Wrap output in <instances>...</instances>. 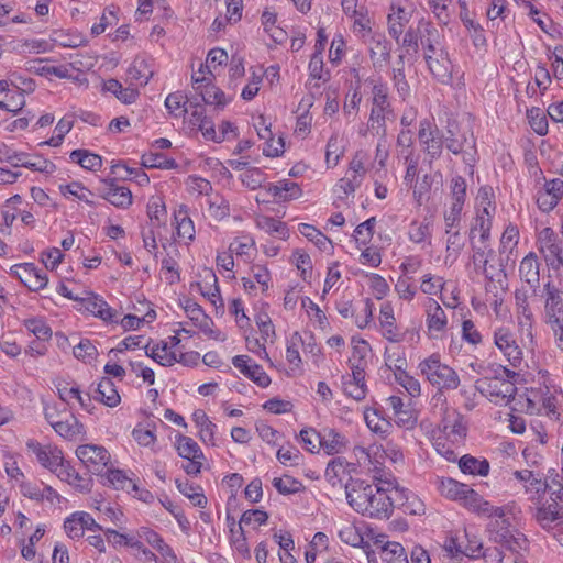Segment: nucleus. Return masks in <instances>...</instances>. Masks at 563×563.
Returning a JSON list of instances; mask_svg holds the SVG:
<instances>
[{"instance_id":"1a4fd4ad","label":"nucleus","mask_w":563,"mask_h":563,"mask_svg":"<svg viewBox=\"0 0 563 563\" xmlns=\"http://www.w3.org/2000/svg\"><path fill=\"white\" fill-rule=\"evenodd\" d=\"M418 139L431 165L434 159L442 155L444 145L443 134L431 120L424 119L420 121Z\"/></svg>"},{"instance_id":"6e6d98bb","label":"nucleus","mask_w":563,"mask_h":563,"mask_svg":"<svg viewBox=\"0 0 563 563\" xmlns=\"http://www.w3.org/2000/svg\"><path fill=\"white\" fill-rule=\"evenodd\" d=\"M299 345L307 357L318 365L322 360L321 347L317 344L316 338L311 332L300 333Z\"/></svg>"},{"instance_id":"4468645a","label":"nucleus","mask_w":563,"mask_h":563,"mask_svg":"<svg viewBox=\"0 0 563 563\" xmlns=\"http://www.w3.org/2000/svg\"><path fill=\"white\" fill-rule=\"evenodd\" d=\"M81 309L88 311L93 317L106 323H118L120 313L111 308L107 301L99 295L85 291L79 300Z\"/></svg>"},{"instance_id":"e2e57ef3","label":"nucleus","mask_w":563,"mask_h":563,"mask_svg":"<svg viewBox=\"0 0 563 563\" xmlns=\"http://www.w3.org/2000/svg\"><path fill=\"white\" fill-rule=\"evenodd\" d=\"M298 231L321 251H325L331 244L330 239L311 224L300 223Z\"/></svg>"},{"instance_id":"69168bd1","label":"nucleus","mask_w":563,"mask_h":563,"mask_svg":"<svg viewBox=\"0 0 563 563\" xmlns=\"http://www.w3.org/2000/svg\"><path fill=\"white\" fill-rule=\"evenodd\" d=\"M432 443L435 451L446 461L455 462L459 459V454L455 450L460 443H452V441L445 439V437L441 435L440 433L439 435L433 437Z\"/></svg>"},{"instance_id":"9b49d317","label":"nucleus","mask_w":563,"mask_h":563,"mask_svg":"<svg viewBox=\"0 0 563 563\" xmlns=\"http://www.w3.org/2000/svg\"><path fill=\"white\" fill-rule=\"evenodd\" d=\"M542 299L544 323L563 319V288L560 285L547 282L542 288Z\"/></svg>"},{"instance_id":"f257e3e1","label":"nucleus","mask_w":563,"mask_h":563,"mask_svg":"<svg viewBox=\"0 0 563 563\" xmlns=\"http://www.w3.org/2000/svg\"><path fill=\"white\" fill-rule=\"evenodd\" d=\"M394 482L374 475V482L350 478L345 484L349 506L362 516L388 519L394 511V496L397 494Z\"/></svg>"},{"instance_id":"774afa93","label":"nucleus","mask_w":563,"mask_h":563,"mask_svg":"<svg viewBox=\"0 0 563 563\" xmlns=\"http://www.w3.org/2000/svg\"><path fill=\"white\" fill-rule=\"evenodd\" d=\"M208 203V212L210 217H212L214 220H222L227 218L230 213V205L227 199H224L220 195H214L212 197H209L207 200Z\"/></svg>"},{"instance_id":"473e14b6","label":"nucleus","mask_w":563,"mask_h":563,"mask_svg":"<svg viewBox=\"0 0 563 563\" xmlns=\"http://www.w3.org/2000/svg\"><path fill=\"white\" fill-rule=\"evenodd\" d=\"M347 444L346 438L331 428L321 430L320 449L328 455H335L342 453Z\"/></svg>"},{"instance_id":"c756f323","label":"nucleus","mask_w":563,"mask_h":563,"mask_svg":"<svg viewBox=\"0 0 563 563\" xmlns=\"http://www.w3.org/2000/svg\"><path fill=\"white\" fill-rule=\"evenodd\" d=\"M494 540L507 549L509 551L508 554L518 553L528 545V539L523 533L504 527L495 533Z\"/></svg>"},{"instance_id":"680f3d73","label":"nucleus","mask_w":563,"mask_h":563,"mask_svg":"<svg viewBox=\"0 0 563 563\" xmlns=\"http://www.w3.org/2000/svg\"><path fill=\"white\" fill-rule=\"evenodd\" d=\"M108 485L115 489L137 490V486L133 483L124 472L120 470H108L104 475Z\"/></svg>"},{"instance_id":"412c9836","label":"nucleus","mask_w":563,"mask_h":563,"mask_svg":"<svg viewBox=\"0 0 563 563\" xmlns=\"http://www.w3.org/2000/svg\"><path fill=\"white\" fill-rule=\"evenodd\" d=\"M385 448L382 444L373 443L365 446H355L354 454L360 464L368 466V470L374 472V475L382 478V465L385 460Z\"/></svg>"},{"instance_id":"f8f14e48","label":"nucleus","mask_w":563,"mask_h":563,"mask_svg":"<svg viewBox=\"0 0 563 563\" xmlns=\"http://www.w3.org/2000/svg\"><path fill=\"white\" fill-rule=\"evenodd\" d=\"M76 456L93 474H101L111 460L108 450L98 444L79 445L76 449Z\"/></svg>"},{"instance_id":"7ed1b4c3","label":"nucleus","mask_w":563,"mask_h":563,"mask_svg":"<svg viewBox=\"0 0 563 563\" xmlns=\"http://www.w3.org/2000/svg\"><path fill=\"white\" fill-rule=\"evenodd\" d=\"M482 378L476 380V389L490 402L498 406H506L514 400L517 387L511 378L516 375L515 372L507 369L501 365L493 366L492 368H483ZM481 373V371H478Z\"/></svg>"},{"instance_id":"c85d7f7f","label":"nucleus","mask_w":563,"mask_h":563,"mask_svg":"<svg viewBox=\"0 0 563 563\" xmlns=\"http://www.w3.org/2000/svg\"><path fill=\"white\" fill-rule=\"evenodd\" d=\"M54 431L69 441L82 440L86 434L84 424L74 415L68 412H64V419L55 422Z\"/></svg>"},{"instance_id":"8fccbe9b","label":"nucleus","mask_w":563,"mask_h":563,"mask_svg":"<svg viewBox=\"0 0 563 563\" xmlns=\"http://www.w3.org/2000/svg\"><path fill=\"white\" fill-rule=\"evenodd\" d=\"M459 467L465 474L486 476L489 473L487 460H478L471 455H463L459 459Z\"/></svg>"},{"instance_id":"20e7f679","label":"nucleus","mask_w":563,"mask_h":563,"mask_svg":"<svg viewBox=\"0 0 563 563\" xmlns=\"http://www.w3.org/2000/svg\"><path fill=\"white\" fill-rule=\"evenodd\" d=\"M372 84L371 113L368 130L376 135L386 134V120L393 114L389 102V88L382 79H369Z\"/></svg>"},{"instance_id":"9d476101","label":"nucleus","mask_w":563,"mask_h":563,"mask_svg":"<svg viewBox=\"0 0 563 563\" xmlns=\"http://www.w3.org/2000/svg\"><path fill=\"white\" fill-rule=\"evenodd\" d=\"M526 411L530 415H544L553 420H558L559 397L552 394L548 388L531 390L528 395Z\"/></svg>"},{"instance_id":"0e129e2a","label":"nucleus","mask_w":563,"mask_h":563,"mask_svg":"<svg viewBox=\"0 0 563 563\" xmlns=\"http://www.w3.org/2000/svg\"><path fill=\"white\" fill-rule=\"evenodd\" d=\"M93 508L102 515L103 520L111 521L114 526L119 528L123 527L124 515L119 508L99 500L93 501Z\"/></svg>"},{"instance_id":"0eeeda50","label":"nucleus","mask_w":563,"mask_h":563,"mask_svg":"<svg viewBox=\"0 0 563 563\" xmlns=\"http://www.w3.org/2000/svg\"><path fill=\"white\" fill-rule=\"evenodd\" d=\"M537 246L548 267L553 271L563 267V240L551 228H543L539 231Z\"/></svg>"},{"instance_id":"052dcab7","label":"nucleus","mask_w":563,"mask_h":563,"mask_svg":"<svg viewBox=\"0 0 563 563\" xmlns=\"http://www.w3.org/2000/svg\"><path fill=\"white\" fill-rule=\"evenodd\" d=\"M256 227L268 234H277L282 239H285L287 235L286 224L269 216H258L256 218Z\"/></svg>"},{"instance_id":"4be33fe9","label":"nucleus","mask_w":563,"mask_h":563,"mask_svg":"<svg viewBox=\"0 0 563 563\" xmlns=\"http://www.w3.org/2000/svg\"><path fill=\"white\" fill-rule=\"evenodd\" d=\"M352 372L342 376L343 393L356 401L366 397L365 372L360 366H352Z\"/></svg>"},{"instance_id":"423d86ee","label":"nucleus","mask_w":563,"mask_h":563,"mask_svg":"<svg viewBox=\"0 0 563 563\" xmlns=\"http://www.w3.org/2000/svg\"><path fill=\"white\" fill-rule=\"evenodd\" d=\"M466 180L462 176H454L451 179V194L449 202L443 210L445 231L461 228L462 211L466 200Z\"/></svg>"},{"instance_id":"4d7b16f0","label":"nucleus","mask_w":563,"mask_h":563,"mask_svg":"<svg viewBox=\"0 0 563 563\" xmlns=\"http://www.w3.org/2000/svg\"><path fill=\"white\" fill-rule=\"evenodd\" d=\"M365 422L369 430L383 439H386L390 432L391 424L386 419L382 418L377 411H366Z\"/></svg>"},{"instance_id":"39448f33","label":"nucleus","mask_w":563,"mask_h":563,"mask_svg":"<svg viewBox=\"0 0 563 563\" xmlns=\"http://www.w3.org/2000/svg\"><path fill=\"white\" fill-rule=\"evenodd\" d=\"M418 369L439 390H454L460 386L459 374L451 366L442 363L438 354H432L421 361Z\"/></svg>"},{"instance_id":"2f4dec72","label":"nucleus","mask_w":563,"mask_h":563,"mask_svg":"<svg viewBox=\"0 0 563 563\" xmlns=\"http://www.w3.org/2000/svg\"><path fill=\"white\" fill-rule=\"evenodd\" d=\"M520 279L533 288L539 286L540 282V262L536 253H528L519 264Z\"/></svg>"},{"instance_id":"58836bf2","label":"nucleus","mask_w":563,"mask_h":563,"mask_svg":"<svg viewBox=\"0 0 563 563\" xmlns=\"http://www.w3.org/2000/svg\"><path fill=\"white\" fill-rule=\"evenodd\" d=\"M549 494L547 500L563 508V475L556 470H550L545 477L544 493Z\"/></svg>"},{"instance_id":"3c124183","label":"nucleus","mask_w":563,"mask_h":563,"mask_svg":"<svg viewBox=\"0 0 563 563\" xmlns=\"http://www.w3.org/2000/svg\"><path fill=\"white\" fill-rule=\"evenodd\" d=\"M70 159L88 170H98L102 166V158L87 150H75L70 153Z\"/></svg>"},{"instance_id":"6e6552de","label":"nucleus","mask_w":563,"mask_h":563,"mask_svg":"<svg viewBox=\"0 0 563 563\" xmlns=\"http://www.w3.org/2000/svg\"><path fill=\"white\" fill-rule=\"evenodd\" d=\"M493 341L495 346L514 367H520L523 362V352L519 346L511 328L499 325L494 329Z\"/></svg>"},{"instance_id":"5fc2aeb1","label":"nucleus","mask_w":563,"mask_h":563,"mask_svg":"<svg viewBox=\"0 0 563 563\" xmlns=\"http://www.w3.org/2000/svg\"><path fill=\"white\" fill-rule=\"evenodd\" d=\"M132 437L139 445L150 448L154 453L158 452L156 446L157 437L154 428H151L150 424L147 427L136 426L132 431Z\"/></svg>"},{"instance_id":"f03ea898","label":"nucleus","mask_w":563,"mask_h":563,"mask_svg":"<svg viewBox=\"0 0 563 563\" xmlns=\"http://www.w3.org/2000/svg\"><path fill=\"white\" fill-rule=\"evenodd\" d=\"M435 486L442 497L456 501L479 516L501 519L515 507L514 504H508L504 507L493 506L468 485L451 477H438Z\"/></svg>"},{"instance_id":"f704fd0d","label":"nucleus","mask_w":563,"mask_h":563,"mask_svg":"<svg viewBox=\"0 0 563 563\" xmlns=\"http://www.w3.org/2000/svg\"><path fill=\"white\" fill-rule=\"evenodd\" d=\"M145 355L153 358L162 366H172L177 363L176 352L172 351V346L165 341H161L153 346L146 343Z\"/></svg>"},{"instance_id":"b1692460","label":"nucleus","mask_w":563,"mask_h":563,"mask_svg":"<svg viewBox=\"0 0 563 563\" xmlns=\"http://www.w3.org/2000/svg\"><path fill=\"white\" fill-rule=\"evenodd\" d=\"M232 364L245 377L253 380L260 387H267L271 384L269 376L264 372L262 366L253 362L247 355H236L232 358Z\"/></svg>"},{"instance_id":"aec40b11","label":"nucleus","mask_w":563,"mask_h":563,"mask_svg":"<svg viewBox=\"0 0 563 563\" xmlns=\"http://www.w3.org/2000/svg\"><path fill=\"white\" fill-rule=\"evenodd\" d=\"M26 446L36 456L38 463L54 474L65 462L62 451L56 446L42 445L35 440H30Z\"/></svg>"},{"instance_id":"603ef678","label":"nucleus","mask_w":563,"mask_h":563,"mask_svg":"<svg viewBox=\"0 0 563 563\" xmlns=\"http://www.w3.org/2000/svg\"><path fill=\"white\" fill-rule=\"evenodd\" d=\"M59 190L62 195L66 198L71 196L80 201H84L89 206H95V202L91 199L93 194L88 188H86L81 183L73 181L67 185H60Z\"/></svg>"},{"instance_id":"bb28decb","label":"nucleus","mask_w":563,"mask_h":563,"mask_svg":"<svg viewBox=\"0 0 563 563\" xmlns=\"http://www.w3.org/2000/svg\"><path fill=\"white\" fill-rule=\"evenodd\" d=\"M104 188L100 197L117 208L128 209L132 205V192L129 188L119 186L114 180H103Z\"/></svg>"},{"instance_id":"e433bc0d","label":"nucleus","mask_w":563,"mask_h":563,"mask_svg":"<svg viewBox=\"0 0 563 563\" xmlns=\"http://www.w3.org/2000/svg\"><path fill=\"white\" fill-rule=\"evenodd\" d=\"M93 398L111 408L117 407L121 401L118 389L109 377L100 379Z\"/></svg>"},{"instance_id":"a18cd8bd","label":"nucleus","mask_w":563,"mask_h":563,"mask_svg":"<svg viewBox=\"0 0 563 563\" xmlns=\"http://www.w3.org/2000/svg\"><path fill=\"white\" fill-rule=\"evenodd\" d=\"M514 477L523 483L526 493H544L545 478L543 479L541 474L534 473L531 470H520L514 472Z\"/></svg>"},{"instance_id":"09e8293b","label":"nucleus","mask_w":563,"mask_h":563,"mask_svg":"<svg viewBox=\"0 0 563 563\" xmlns=\"http://www.w3.org/2000/svg\"><path fill=\"white\" fill-rule=\"evenodd\" d=\"M409 13L400 7L393 9V12L388 15V32L397 42H399L400 36L404 33L405 27L409 22Z\"/></svg>"},{"instance_id":"a211bd4d","label":"nucleus","mask_w":563,"mask_h":563,"mask_svg":"<svg viewBox=\"0 0 563 563\" xmlns=\"http://www.w3.org/2000/svg\"><path fill=\"white\" fill-rule=\"evenodd\" d=\"M533 519L542 530L549 533L563 525V508L547 499L541 500L536 506Z\"/></svg>"},{"instance_id":"4c0bfd02","label":"nucleus","mask_w":563,"mask_h":563,"mask_svg":"<svg viewBox=\"0 0 563 563\" xmlns=\"http://www.w3.org/2000/svg\"><path fill=\"white\" fill-rule=\"evenodd\" d=\"M56 476L63 482L68 483L80 492H89L91 487L90 478L81 476L74 467L68 463H63L59 470L56 472Z\"/></svg>"},{"instance_id":"864d4df0","label":"nucleus","mask_w":563,"mask_h":563,"mask_svg":"<svg viewBox=\"0 0 563 563\" xmlns=\"http://www.w3.org/2000/svg\"><path fill=\"white\" fill-rule=\"evenodd\" d=\"M476 200H477V214L476 216H486V217L493 219V216L496 210L493 189L490 187L479 188Z\"/></svg>"},{"instance_id":"49530a36","label":"nucleus","mask_w":563,"mask_h":563,"mask_svg":"<svg viewBox=\"0 0 563 563\" xmlns=\"http://www.w3.org/2000/svg\"><path fill=\"white\" fill-rule=\"evenodd\" d=\"M177 489L186 496L194 506L205 508L207 505V498L203 495L202 488L198 485H194L188 479L177 478L175 481Z\"/></svg>"},{"instance_id":"13d9d810","label":"nucleus","mask_w":563,"mask_h":563,"mask_svg":"<svg viewBox=\"0 0 563 563\" xmlns=\"http://www.w3.org/2000/svg\"><path fill=\"white\" fill-rule=\"evenodd\" d=\"M380 558L387 563H409L405 548L398 542H387L382 548Z\"/></svg>"},{"instance_id":"cd10ccee","label":"nucleus","mask_w":563,"mask_h":563,"mask_svg":"<svg viewBox=\"0 0 563 563\" xmlns=\"http://www.w3.org/2000/svg\"><path fill=\"white\" fill-rule=\"evenodd\" d=\"M174 224L177 236L184 241L185 244H189L194 241L196 235L195 224L189 217L188 208L185 205H179L174 210Z\"/></svg>"},{"instance_id":"79ce46f5","label":"nucleus","mask_w":563,"mask_h":563,"mask_svg":"<svg viewBox=\"0 0 563 563\" xmlns=\"http://www.w3.org/2000/svg\"><path fill=\"white\" fill-rule=\"evenodd\" d=\"M192 419L199 429L200 440L208 445H216L214 433L217 426L208 418L205 411L197 410L192 415Z\"/></svg>"},{"instance_id":"ddd939ff","label":"nucleus","mask_w":563,"mask_h":563,"mask_svg":"<svg viewBox=\"0 0 563 563\" xmlns=\"http://www.w3.org/2000/svg\"><path fill=\"white\" fill-rule=\"evenodd\" d=\"M439 433L452 443H462L467 433V422L463 415L454 408L443 411Z\"/></svg>"},{"instance_id":"bf43d9fd","label":"nucleus","mask_w":563,"mask_h":563,"mask_svg":"<svg viewBox=\"0 0 563 563\" xmlns=\"http://www.w3.org/2000/svg\"><path fill=\"white\" fill-rule=\"evenodd\" d=\"M187 102V97L183 95L181 91H176L166 97L165 107L172 117L180 118L188 112V109L186 108Z\"/></svg>"},{"instance_id":"37998d69","label":"nucleus","mask_w":563,"mask_h":563,"mask_svg":"<svg viewBox=\"0 0 563 563\" xmlns=\"http://www.w3.org/2000/svg\"><path fill=\"white\" fill-rule=\"evenodd\" d=\"M52 41L58 46L67 48H77L80 46H85L88 42L82 33L73 30L54 31L52 34Z\"/></svg>"},{"instance_id":"f3484780","label":"nucleus","mask_w":563,"mask_h":563,"mask_svg":"<svg viewBox=\"0 0 563 563\" xmlns=\"http://www.w3.org/2000/svg\"><path fill=\"white\" fill-rule=\"evenodd\" d=\"M423 56L432 76L442 84H449L452 78V64L444 46L424 52Z\"/></svg>"},{"instance_id":"c03bdc74","label":"nucleus","mask_w":563,"mask_h":563,"mask_svg":"<svg viewBox=\"0 0 563 563\" xmlns=\"http://www.w3.org/2000/svg\"><path fill=\"white\" fill-rule=\"evenodd\" d=\"M174 446L178 455L187 459H205L203 452L198 443L190 437L178 434L175 438Z\"/></svg>"},{"instance_id":"dca6fc26","label":"nucleus","mask_w":563,"mask_h":563,"mask_svg":"<svg viewBox=\"0 0 563 563\" xmlns=\"http://www.w3.org/2000/svg\"><path fill=\"white\" fill-rule=\"evenodd\" d=\"M10 274L19 278L32 291L44 289L48 283L46 273L33 263L13 265L10 268Z\"/></svg>"},{"instance_id":"2eb2a0df","label":"nucleus","mask_w":563,"mask_h":563,"mask_svg":"<svg viewBox=\"0 0 563 563\" xmlns=\"http://www.w3.org/2000/svg\"><path fill=\"white\" fill-rule=\"evenodd\" d=\"M378 320L380 334L384 339L393 343H400L406 340L408 330H402V328L397 324L394 307L390 302L386 301L380 306Z\"/></svg>"},{"instance_id":"7c9ffc66","label":"nucleus","mask_w":563,"mask_h":563,"mask_svg":"<svg viewBox=\"0 0 563 563\" xmlns=\"http://www.w3.org/2000/svg\"><path fill=\"white\" fill-rule=\"evenodd\" d=\"M350 467L351 464L346 460L342 457L332 459L327 465L324 477L333 487L345 486L346 483L344 481L352 478L350 476Z\"/></svg>"},{"instance_id":"de8ad7c7","label":"nucleus","mask_w":563,"mask_h":563,"mask_svg":"<svg viewBox=\"0 0 563 563\" xmlns=\"http://www.w3.org/2000/svg\"><path fill=\"white\" fill-rule=\"evenodd\" d=\"M421 45L424 52H431L439 47H443L439 31L429 22L421 21L419 23Z\"/></svg>"},{"instance_id":"338daca9","label":"nucleus","mask_w":563,"mask_h":563,"mask_svg":"<svg viewBox=\"0 0 563 563\" xmlns=\"http://www.w3.org/2000/svg\"><path fill=\"white\" fill-rule=\"evenodd\" d=\"M492 228V219L486 216H476L471 230L470 240L488 241Z\"/></svg>"},{"instance_id":"5701e85b","label":"nucleus","mask_w":563,"mask_h":563,"mask_svg":"<svg viewBox=\"0 0 563 563\" xmlns=\"http://www.w3.org/2000/svg\"><path fill=\"white\" fill-rule=\"evenodd\" d=\"M563 197V180L554 178L545 181L544 188L537 195V205L542 212L552 211Z\"/></svg>"},{"instance_id":"6ab92c4d","label":"nucleus","mask_w":563,"mask_h":563,"mask_svg":"<svg viewBox=\"0 0 563 563\" xmlns=\"http://www.w3.org/2000/svg\"><path fill=\"white\" fill-rule=\"evenodd\" d=\"M64 530L69 538L80 539L86 530L99 531L102 530V526L89 512L75 511L65 519Z\"/></svg>"},{"instance_id":"ea45409f","label":"nucleus","mask_w":563,"mask_h":563,"mask_svg":"<svg viewBox=\"0 0 563 563\" xmlns=\"http://www.w3.org/2000/svg\"><path fill=\"white\" fill-rule=\"evenodd\" d=\"M391 44L382 34H375L369 42L371 58L376 64L387 63L390 58Z\"/></svg>"},{"instance_id":"c9c22d12","label":"nucleus","mask_w":563,"mask_h":563,"mask_svg":"<svg viewBox=\"0 0 563 563\" xmlns=\"http://www.w3.org/2000/svg\"><path fill=\"white\" fill-rule=\"evenodd\" d=\"M153 75V65L146 58H135L128 69L130 80L139 86L147 85Z\"/></svg>"},{"instance_id":"393cba45","label":"nucleus","mask_w":563,"mask_h":563,"mask_svg":"<svg viewBox=\"0 0 563 563\" xmlns=\"http://www.w3.org/2000/svg\"><path fill=\"white\" fill-rule=\"evenodd\" d=\"M517 329L522 336L523 344L533 350L537 346L536 325L537 319L532 308L516 311Z\"/></svg>"},{"instance_id":"a878e982","label":"nucleus","mask_w":563,"mask_h":563,"mask_svg":"<svg viewBox=\"0 0 563 563\" xmlns=\"http://www.w3.org/2000/svg\"><path fill=\"white\" fill-rule=\"evenodd\" d=\"M265 189L266 192L277 202L296 200L302 196V189L300 186L289 179L269 183Z\"/></svg>"},{"instance_id":"72a5a7b5","label":"nucleus","mask_w":563,"mask_h":563,"mask_svg":"<svg viewBox=\"0 0 563 563\" xmlns=\"http://www.w3.org/2000/svg\"><path fill=\"white\" fill-rule=\"evenodd\" d=\"M427 327L431 332H443L448 325V318L441 306L432 298L426 302Z\"/></svg>"},{"instance_id":"a19ab883","label":"nucleus","mask_w":563,"mask_h":563,"mask_svg":"<svg viewBox=\"0 0 563 563\" xmlns=\"http://www.w3.org/2000/svg\"><path fill=\"white\" fill-rule=\"evenodd\" d=\"M57 390L59 398L68 406L71 407L75 402H77L80 406V408L88 410L91 401L90 396H82L78 386L64 384L59 385L57 387Z\"/></svg>"}]
</instances>
